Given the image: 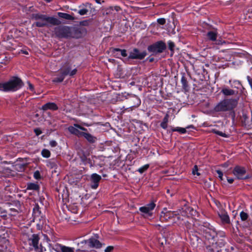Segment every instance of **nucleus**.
I'll list each match as a JSON object with an SVG mask.
<instances>
[{
  "label": "nucleus",
  "mask_w": 252,
  "mask_h": 252,
  "mask_svg": "<svg viewBox=\"0 0 252 252\" xmlns=\"http://www.w3.org/2000/svg\"><path fill=\"white\" fill-rule=\"evenodd\" d=\"M31 18L37 21L34 23V25L37 27H47L49 25H57L60 24L59 20L57 18L39 13L32 14L31 15Z\"/></svg>",
  "instance_id": "1"
},
{
  "label": "nucleus",
  "mask_w": 252,
  "mask_h": 252,
  "mask_svg": "<svg viewBox=\"0 0 252 252\" xmlns=\"http://www.w3.org/2000/svg\"><path fill=\"white\" fill-rule=\"evenodd\" d=\"M237 101L236 99H224L219 103L214 108L216 112L226 111L231 110L236 106Z\"/></svg>",
  "instance_id": "2"
},
{
  "label": "nucleus",
  "mask_w": 252,
  "mask_h": 252,
  "mask_svg": "<svg viewBox=\"0 0 252 252\" xmlns=\"http://www.w3.org/2000/svg\"><path fill=\"white\" fill-rule=\"evenodd\" d=\"M76 72V68L72 69L71 66L67 64L61 68L60 71V75L55 78L53 79V82H61L63 80L66 76L69 75L70 76H72L75 75Z\"/></svg>",
  "instance_id": "3"
},
{
  "label": "nucleus",
  "mask_w": 252,
  "mask_h": 252,
  "mask_svg": "<svg viewBox=\"0 0 252 252\" xmlns=\"http://www.w3.org/2000/svg\"><path fill=\"white\" fill-rule=\"evenodd\" d=\"M23 85V83L20 78L14 77L4 83L5 92H15L20 89Z\"/></svg>",
  "instance_id": "4"
},
{
  "label": "nucleus",
  "mask_w": 252,
  "mask_h": 252,
  "mask_svg": "<svg viewBox=\"0 0 252 252\" xmlns=\"http://www.w3.org/2000/svg\"><path fill=\"white\" fill-rule=\"evenodd\" d=\"M165 43L162 41H158L148 47V50L153 54L162 53L166 49Z\"/></svg>",
  "instance_id": "5"
},
{
  "label": "nucleus",
  "mask_w": 252,
  "mask_h": 252,
  "mask_svg": "<svg viewBox=\"0 0 252 252\" xmlns=\"http://www.w3.org/2000/svg\"><path fill=\"white\" fill-rule=\"evenodd\" d=\"M71 33V28L68 27H59L55 29V34L59 38H69Z\"/></svg>",
  "instance_id": "6"
},
{
  "label": "nucleus",
  "mask_w": 252,
  "mask_h": 252,
  "mask_svg": "<svg viewBox=\"0 0 252 252\" xmlns=\"http://www.w3.org/2000/svg\"><path fill=\"white\" fill-rule=\"evenodd\" d=\"M233 174L239 180H244L250 178L249 174H246V170L243 167L236 166L233 169Z\"/></svg>",
  "instance_id": "7"
},
{
  "label": "nucleus",
  "mask_w": 252,
  "mask_h": 252,
  "mask_svg": "<svg viewBox=\"0 0 252 252\" xmlns=\"http://www.w3.org/2000/svg\"><path fill=\"white\" fill-rule=\"evenodd\" d=\"M146 55L147 52L146 51L141 52L138 49L134 48L129 52L128 59L141 60L144 59Z\"/></svg>",
  "instance_id": "8"
},
{
  "label": "nucleus",
  "mask_w": 252,
  "mask_h": 252,
  "mask_svg": "<svg viewBox=\"0 0 252 252\" xmlns=\"http://www.w3.org/2000/svg\"><path fill=\"white\" fill-rule=\"evenodd\" d=\"M39 238L37 235L32 234L29 238V243L30 246H32L34 250L40 252H43L45 251V249L43 248L41 245L40 247L38 245Z\"/></svg>",
  "instance_id": "9"
},
{
  "label": "nucleus",
  "mask_w": 252,
  "mask_h": 252,
  "mask_svg": "<svg viewBox=\"0 0 252 252\" xmlns=\"http://www.w3.org/2000/svg\"><path fill=\"white\" fill-rule=\"evenodd\" d=\"M201 233L208 240H214L217 234L214 230L210 228L202 227L200 229Z\"/></svg>",
  "instance_id": "10"
},
{
  "label": "nucleus",
  "mask_w": 252,
  "mask_h": 252,
  "mask_svg": "<svg viewBox=\"0 0 252 252\" xmlns=\"http://www.w3.org/2000/svg\"><path fill=\"white\" fill-rule=\"evenodd\" d=\"M68 130L71 134L81 137L83 131L80 130L85 131L86 129L77 124H74L73 126H69Z\"/></svg>",
  "instance_id": "11"
},
{
  "label": "nucleus",
  "mask_w": 252,
  "mask_h": 252,
  "mask_svg": "<svg viewBox=\"0 0 252 252\" xmlns=\"http://www.w3.org/2000/svg\"><path fill=\"white\" fill-rule=\"evenodd\" d=\"M140 103V98L135 95L131 96L128 100V104L130 108H136L139 106Z\"/></svg>",
  "instance_id": "12"
},
{
  "label": "nucleus",
  "mask_w": 252,
  "mask_h": 252,
  "mask_svg": "<svg viewBox=\"0 0 252 252\" xmlns=\"http://www.w3.org/2000/svg\"><path fill=\"white\" fill-rule=\"evenodd\" d=\"M100 179V176L96 173L93 174L90 179L91 188L94 189H96L98 186V183Z\"/></svg>",
  "instance_id": "13"
},
{
  "label": "nucleus",
  "mask_w": 252,
  "mask_h": 252,
  "mask_svg": "<svg viewBox=\"0 0 252 252\" xmlns=\"http://www.w3.org/2000/svg\"><path fill=\"white\" fill-rule=\"evenodd\" d=\"M177 214L175 212L168 211L166 213H161L160 217V219L161 221L168 220L169 219H171L173 218Z\"/></svg>",
  "instance_id": "14"
},
{
  "label": "nucleus",
  "mask_w": 252,
  "mask_h": 252,
  "mask_svg": "<svg viewBox=\"0 0 252 252\" xmlns=\"http://www.w3.org/2000/svg\"><path fill=\"white\" fill-rule=\"evenodd\" d=\"M219 216L223 224H229L230 223L229 217L225 211H221L219 212Z\"/></svg>",
  "instance_id": "15"
},
{
  "label": "nucleus",
  "mask_w": 252,
  "mask_h": 252,
  "mask_svg": "<svg viewBox=\"0 0 252 252\" xmlns=\"http://www.w3.org/2000/svg\"><path fill=\"white\" fill-rule=\"evenodd\" d=\"M91 6V3L87 2L85 4H82L80 5L79 7L80 8L79 10L78 11V13L80 15H84L87 14L88 12V8H90Z\"/></svg>",
  "instance_id": "16"
},
{
  "label": "nucleus",
  "mask_w": 252,
  "mask_h": 252,
  "mask_svg": "<svg viewBox=\"0 0 252 252\" xmlns=\"http://www.w3.org/2000/svg\"><path fill=\"white\" fill-rule=\"evenodd\" d=\"M111 52L114 56H116L117 58H119L120 55L124 57L127 56L126 51L125 49L121 50L119 48H114Z\"/></svg>",
  "instance_id": "17"
},
{
  "label": "nucleus",
  "mask_w": 252,
  "mask_h": 252,
  "mask_svg": "<svg viewBox=\"0 0 252 252\" xmlns=\"http://www.w3.org/2000/svg\"><path fill=\"white\" fill-rule=\"evenodd\" d=\"M193 126L190 125L189 126H187L186 128H183L180 127H171L170 129L168 130V132L169 133H171V132H174L177 131L179 132L181 134H184L187 132V128H189L190 127H193Z\"/></svg>",
  "instance_id": "18"
},
{
  "label": "nucleus",
  "mask_w": 252,
  "mask_h": 252,
  "mask_svg": "<svg viewBox=\"0 0 252 252\" xmlns=\"http://www.w3.org/2000/svg\"><path fill=\"white\" fill-rule=\"evenodd\" d=\"M58 109L57 105L54 102H48L42 106V109L44 111L47 110H56Z\"/></svg>",
  "instance_id": "19"
},
{
  "label": "nucleus",
  "mask_w": 252,
  "mask_h": 252,
  "mask_svg": "<svg viewBox=\"0 0 252 252\" xmlns=\"http://www.w3.org/2000/svg\"><path fill=\"white\" fill-rule=\"evenodd\" d=\"M88 243L89 246L91 248H99L101 246L99 241L93 238H90Z\"/></svg>",
  "instance_id": "20"
},
{
  "label": "nucleus",
  "mask_w": 252,
  "mask_h": 252,
  "mask_svg": "<svg viewBox=\"0 0 252 252\" xmlns=\"http://www.w3.org/2000/svg\"><path fill=\"white\" fill-rule=\"evenodd\" d=\"M207 38L212 41H215L217 38V32L214 31H209L206 34Z\"/></svg>",
  "instance_id": "21"
},
{
  "label": "nucleus",
  "mask_w": 252,
  "mask_h": 252,
  "mask_svg": "<svg viewBox=\"0 0 252 252\" xmlns=\"http://www.w3.org/2000/svg\"><path fill=\"white\" fill-rule=\"evenodd\" d=\"M70 37H73V38H78L81 37L82 34L78 30H76L74 28H71V33L70 34Z\"/></svg>",
  "instance_id": "22"
},
{
  "label": "nucleus",
  "mask_w": 252,
  "mask_h": 252,
  "mask_svg": "<svg viewBox=\"0 0 252 252\" xmlns=\"http://www.w3.org/2000/svg\"><path fill=\"white\" fill-rule=\"evenodd\" d=\"M221 92L225 95H233L235 94V91L232 89L228 88H223Z\"/></svg>",
  "instance_id": "23"
},
{
  "label": "nucleus",
  "mask_w": 252,
  "mask_h": 252,
  "mask_svg": "<svg viewBox=\"0 0 252 252\" xmlns=\"http://www.w3.org/2000/svg\"><path fill=\"white\" fill-rule=\"evenodd\" d=\"M169 117V115L166 114L160 124V126L164 129H166L167 127Z\"/></svg>",
  "instance_id": "24"
},
{
  "label": "nucleus",
  "mask_w": 252,
  "mask_h": 252,
  "mask_svg": "<svg viewBox=\"0 0 252 252\" xmlns=\"http://www.w3.org/2000/svg\"><path fill=\"white\" fill-rule=\"evenodd\" d=\"M219 251L216 244H213L212 245L206 247L207 252H219Z\"/></svg>",
  "instance_id": "25"
},
{
  "label": "nucleus",
  "mask_w": 252,
  "mask_h": 252,
  "mask_svg": "<svg viewBox=\"0 0 252 252\" xmlns=\"http://www.w3.org/2000/svg\"><path fill=\"white\" fill-rule=\"evenodd\" d=\"M59 247L61 252H74V249L73 248L65 246L62 245H60Z\"/></svg>",
  "instance_id": "26"
},
{
  "label": "nucleus",
  "mask_w": 252,
  "mask_h": 252,
  "mask_svg": "<svg viewBox=\"0 0 252 252\" xmlns=\"http://www.w3.org/2000/svg\"><path fill=\"white\" fill-rule=\"evenodd\" d=\"M241 122L245 126H250V123L249 121V117L246 114H243L241 117Z\"/></svg>",
  "instance_id": "27"
},
{
  "label": "nucleus",
  "mask_w": 252,
  "mask_h": 252,
  "mask_svg": "<svg viewBox=\"0 0 252 252\" xmlns=\"http://www.w3.org/2000/svg\"><path fill=\"white\" fill-rule=\"evenodd\" d=\"M81 136L84 137L86 139L91 142H94L95 140V138L90 134L85 132H83Z\"/></svg>",
  "instance_id": "28"
},
{
  "label": "nucleus",
  "mask_w": 252,
  "mask_h": 252,
  "mask_svg": "<svg viewBox=\"0 0 252 252\" xmlns=\"http://www.w3.org/2000/svg\"><path fill=\"white\" fill-rule=\"evenodd\" d=\"M181 83L182 84V87L185 90H187L189 88L188 82L185 75L182 76Z\"/></svg>",
  "instance_id": "29"
},
{
  "label": "nucleus",
  "mask_w": 252,
  "mask_h": 252,
  "mask_svg": "<svg viewBox=\"0 0 252 252\" xmlns=\"http://www.w3.org/2000/svg\"><path fill=\"white\" fill-rule=\"evenodd\" d=\"M58 16L62 18L67 19V20H73V18L72 16L70 15L65 13H62V12H58Z\"/></svg>",
  "instance_id": "30"
},
{
  "label": "nucleus",
  "mask_w": 252,
  "mask_h": 252,
  "mask_svg": "<svg viewBox=\"0 0 252 252\" xmlns=\"http://www.w3.org/2000/svg\"><path fill=\"white\" fill-rule=\"evenodd\" d=\"M139 211L144 214H147L149 216H151L153 214L152 212L148 209V208L145 206L140 207Z\"/></svg>",
  "instance_id": "31"
},
{
  "label": "nucleus",
  "mask_w": 252,
  "mask_h": 252,
  "mask_svg": "<svg viewBox=\"0 0 252 252\" xmlns=\"http://www.w3.org/2000/svg\"><path fill=\"white\" fill-rule=\"evenodd\" d=\"M41 155L43 157L48 158L50 156V152L47 149H43L41 151Z\"/></svg>",
  "instance_id": "32"
},
{
  "label": "nucleus",
  "mask_w": 252,
  "mask_h": 252,
  "mask_svg": "<svg viewBox=\"0 0 252 252\" xmlns=\"http://www.w3.org/2000/svg\"><path fill=\"white\" fill-rule=\"evenodd\" d=\"M240 218L242 221L247 220L248 218L249 215L247 213L242 211L240 214Z\"/></svg>",
  "instance_id": "33"
},
{
  "label": "nucleus",
  "mask_w": 252,
  "mask_h": 252,
  "mask_svg": "<svg viewBox=\"0 0 252 252\" xmlns=\"http://www.w3.org/2000/svg\"><path fill=\"white\" fill-rule=\"evenodd\" d=\"M39 187L37 185L33 183H31L28 185V189L32 190H37Z\"/></svg>",
  "instance_id": "34"
},
{
  "label": "nucleus",
  "mask_w": 252,
  "mask_h": 252,
  "mask_svg": "<svg viewBox=\"0 0 252 252\" xmlns=\"http://www.w3.org/2000/svg\"><path fill=\"white\" fill-rule=\"evenodd\" d=\"M149 167V165L146 164V165L143 166L142 167L139 168L138 169V171L139 173H140L141 174H142V173H144L145 171H146L148 169Z\"/></svg>",
  "instance_id": "35"
},
{
  "label": "nucleus",
  "mask_w": 252,
  "mask_h": 252,
  "mask_svg": "<svg viewBox=\"0 0 252 252\" xmlns=\"http://www.w3.org/2000/svg\"><path fill=\"white\" fill-rule=\"evenodd\" d=\"M114 151L115 155L114 156H111V157H115V158H118L119 157V153L120 152V149L118 146H116L114 148Z\"/></svg>",
  "instance_id": "36"
},
{
  "label": "nucleus",
  "mask_w": 252,
  "mask_h": 252,
  "mask_svg": "<svg viewBox=\"0 0 252 252\" xmlns=\"http://www.w3.org/2000/svg\"><path fill=\"white\" fill-rule=\"evenodd\" d=\"M213 132L214 133L218 134V135H219L220 136H222L223 137H227V135L225 133L222 132V131H219V130H217L216 129H214V130H213Z\"/></svg>",
  "instance_id": "37"
},
{
  "label": "nucleus",
  "mask_w": 252,
  "mask_h": 252,
  "mask_svg": "<svg viewBox=\"0 0 252 252\" xmlns=\"http://www.w3.org/2000/svg\"><path fill=\"white\" fill-rule=\"evenodd\" d=\"M145 206L148 208V209L152 212L155 208L156 204L154 202H151Z\"/></svg>",
  "instance_id": "38"
},
{
  "label": "nucleus",
  "mask_w": 252,
  "mask_h": 252,
  "mask_svg": "<svg viewBox=\"0 0 252 252\" xmlns=\"http://www.w3.org/2000/svg\"><path fill=\"white\" fill-rule=\"evenodd\" d=\"M198 169L197 165H194L192 173L193 175H197V176H199L200 174L198 172Z\"/></svg>",
  "instance_id": "39"
},
{
  "label": "nucleus",
  "mask_w": 252,
  "mask_h": 252,
  "mask_svg": "<svg viewBox=\"0 0 252 252\" xmlns=\"http://www.w3.org/2000/svg\"><path fill=\"white\" fill-rule=\"evenodd\" d=\"M168 48L170 50L173 51L174 48L175 47V44L174 43V42H173L171 41H169L168 42Z\"/></svg>",
  "instance_id": "40"
},
{
  "label": "nucleus",
  "mask_w": 252,
  "mask_h": 252,
  "mask_svg": "<svg viewBox=\"0 0 252 252\" xmlns=\"http://www.w3.org/2000/svg\"><path fill=\"white\" fill-rule=\"evenodd\" d=\"M216 172L218 175V177L220 179V180H223V173L220 170H217Z\"/></svg>",
  "instance_id": "41"
},
{
  "label": "nucleus",
  "mask_w": 252,
  "mask_h": 252,
  "mask_svg": "<svg viewBox=\"0 0 252 252\" xmlns=\"http://www.w3.org/2000/svg\"><path fill=\"white\" fill-rule=\"evenodd\" d=\"M157 22L161 25H163L166 23V20L164 18H159L157 20Z\"/></svg>",
  "instance_id": "42"
},
{
  "label": "nucleus",
  "mask_w": 252,
  "mask_h": 252,
  "mask_svg": "<svg viewBox=\"0 0 252 252\" xmlns=\"http://www.w3.org/2000/svg\"><path fill=\"white\" fill-rule=\"evenodd\" d=\"M33 177L36 179H39L40 178V174L38 171H36L34 172Z\"/></svg>",
  "instance_id": "43"
},
{
  "label": "nucleus",
  "mask_w": 252,
  "mask_h": 252,
  "mask_svg": "<svg viewBox=\"0 0 252 252\" xmlns=\"http://www.w3.org/2000/svg\"><path fill=\"white\" fill-rule=\"evenodd\" d=\"M114 9L117 12H119L122 10L121 7L119 6H115L114 7V9L113 7L111 6V10H113Z\"/></svg>",
  "instance_id": "44"
},
{
  "label": "nucleus",
  "mask_w": 252,
  "mask_h": 252,
  "mask_svg": "<svg viewBox=\"0 0 252 252\" xmlns=\"http://www.w3.org/2000/svg\"><path fill=\"white\" fill-rule=\"evenodd\" d=\"M49 144L52 147H54L57 146V143L56 141L52 140L50 142Z\"/></svg>",
  "instance_id": "45"
},
{
  "label": "nucleus",
  "mask_w": 252,
  "mask_h": 252,
  "mask_svg": "<svg viewBox=\"0 0 252 252\" xmlns=\"http://www.w3.org/2000/svg\"><path fill=\"white\" fill-rule=\"evenodd\" d=\"M216 44H217V45H221L223 43H225V42L224 41H222L221 40H219V39H216Z\"/></svg>",
  "instance_id": "46"
},
{
  "label": "nucleus",
  "mask_w": 252,
  "mask_h": 252,
  "mask_svg": "<svg viewBox=\"0 0 252 252\" xmlns=\"http://www.w3.org/2000/svg\"><path fill=\"white\" fill-rule=\"evenodd\" d=\"M34 132H35L36 135L37 136L40 135L41 133V131L38 128L35 129Z\"/></svg>",
  "instance_id": "47"
},
{
  "label": "nucleus",
  "mask_w": 252,
  "mask_h": 252,
  "mask_svg": "<svg viewBox=\"0 0 252 252\" xmlns=\"http://www.w3.org/2000/svg\"><path fill=\"white\" fill-rule=\"evenodd\" d=\"M5 86L4 83H0V90L5 92Z\"/></svg>",
  "instance_id": "48"
},
{
  "label": "nucleus",
  "mask_w": 252,
  "mask_h": 252,
  "mask_svg": "<svg viewBox=\"0 0 252 252\" xmlns=\"http://www.w3.org/2000/svg\"><path fill=\"white\" fill-rule=\"evenodd\" d=\"M28 85H29V89L30 90H31L32 91L33 90V87L32 85V84L31 83H30L29 82H28Z\"/></svg>",
  "instance_id": "49"
},
{
  "label": "nucleus",
  "mask_w": 252,
  "mask_h": 252,
  "mask_svg": "<svg viewBox=\"0 0 252 252\" xmlns=\"http://www.w3.org/2000/svg\"><path fill=\"white\" fill-rule=\"evenodd\" d=\"M227 180L229 184H232L233 182V181H234L233 179H232V178H228V177H227Z\"/></svg>",
  "instance_id": "50"
},
{
  "label": "nucleus",
  "mask_w": 252,
  "mask_h": 252,
  "mask_svg": "<svg viewBox=\"0 0 252 252\" xmlns=\"http://www.w3.org/2000/svg\"><path fill=\"white\" fill-rule=\"evenodd\" d=\"M106 252H110V246H108L107 247V248L105 250Z\"/></svg>",
  "instance_id": "51"
},
{
  "label": "nucleus",
  "mask_w": 252,
  "mask_h": 252,
  "mask_svg": "<svg viewBox=\"0 0 252 252\" xmlns=\"http://www.w3.org/2000/svg\"><path fill=\"white\" fill-rule=\"evenodd\" d=\"M154 58H151V59H150L149 60V62H153V61H154Z\"/></svg>",
  "instance_id": "52"
},
{
  "label": "nucleus",
  "mask_w": 252,
  "mask_h": 252,
  "mask_svg": "<svg viewBox=\"0 0 252 252\" xmlns=\"http://www.w3.org/2000/svg\"><path fill=\"white\" fill-rule=\"evenodd\" d=\"M96 2L98 3H100V1L99 0H95Z\"/></svg>",
  "instance_id": "53"
},
{
  "label": "nucleus",
  "mask_w": 252,
  "mask_h": 252,
  "mask_svg": "<svg viewBox=\"0 0 252 252\" xmlns=\"http://www.w3.org/2000/svg\"><path fill=\"white\" fill-rule=\"evenodd\" d=\"M47 2H50L51 0H45Z\"/></svg>",
  "instance_id": "54"
},
{
  "label": "nucleus",
  "mask_w": 252,
  "mask_h": 252,
  "mask_svg": "<svg viewBox=\"0 0 252 252\" xmlns=\"http://www.w3.org/2000/svg\"><path fill=\"white\" fill-rule=\"evenodd\" d=\"M35 210H36L37 211H38V209H37H37H35V208H34V209H33V211H34V212H35Z\"/></svg>",
  "instance_id": "55"
},
{
  "label": "nucleus",
  "mask_w": 252,
  "mask_h": 252,
  "mask_svg": "<svg viewBox=\"0 0 252 252\" xmlns=\"http://www.w3.org/2000/svg\"><path fill=\"white\" fill-rule=\"evenodd\" d=\"M111 251H112L113 249V247L112 246H111Z\"/></svg>",
  "instance_id": "56"
},
{
  "label": "nucleus",
  "mask_w": 252,
  "mask_h": 252,
  "mask_svg": "<svg viewBox=\"0 0 252 252\" xmlns=\"http://www.w3.org/2000/svg\"><path fill=\"white\" fill-rule=\"evenodd\" d=\"M30 8L32 9V7H30Z\"/></svg>",
  "instance_id": "57"
}]
</instances>
